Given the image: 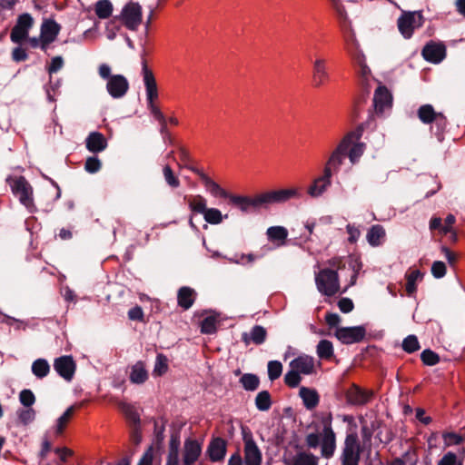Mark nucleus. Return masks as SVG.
Wrapping results in <instances>:
<instances>
[{"instance_id": "603ef678", "label": "nucleus", "mask_w": 465, "mask_h": 465, "mask_svg": "<svg viewBox=\"0 0 465 465\" xmlns=\"http://www.w3.org/2000/svg\"><path fill=\"white\" fill-rule=\"evenodd\" d=\"M102 168V162L97 156H89L84 163V170L89 173H95Z\"/></svg>"}, {"instance_id": "3c124183", "label": "nucleus", "mask_w": 465, "mask_h": 465, "mask_svg": "<svg viewBox=\"0 0 465 465\" xmlns=\"http://www.w3.org/2000/svg\"><path fill=\"white\" fill-rule=\"evenodd\" d=\"M349 268L352 271V273L351 275L349 284L345 287L342 292H345L349 287L353 286L356 283L359 272L361 269V262H358L357 260H351L349 262Z\"/></svg>"}, {"instance_id": "6e6552de", "label": "nucleus", "mask_w": 465, "mask_h": 465, "mask_svg": "<svg viewBox=\"0 0 465 465\" xmlns=\"http://www.w3.org/2000/svg\"><path fill=\"white\" fill-rule=\"evenodd\" d=\"M361 449L357 433H349L341 455V465H359Z\"/></svg>"}, {"instance_id": "f704fd0d", "label": "nucleus", "mask_w": 465, "mask_h": 465, "mask_svg": "<svg viewBox=\"0 0 465 465\" xmlns=\"http://www.w3.org/2000/svg\"><path fill=\"white\" fill-rule=\"evenodd\" d=\"M240 383L245 391H254L259 388L260 379L256 374L244 373L240 378Z\"/></svg>"}, {"instance_id": "052dcab7", "label": "nucleus", "mask_w": 465, "mask_h": 465, "mask_svg": "<svg viewBox=\"0 0 465 465\" xmlns=\"http://www.w3.org/2000/svg\"><path fill=\"white\" fill-rule=\"evenodd\" d=\"M27 37H28L27 31L22 29V28H19V26L15 25L13 27V29L11 31V35H10V38H11L12 42L19 44L22 41L25 40Z\"/></svg>"}, {"instance_id": "4d7b16f0", "label": "nucleus", "mask_w": 465, "mask_h": 465, "mask_svg": "<svg viewBox=\"0 0 465 465\" xmlns=\"http://www.w3.org/2000/svg\"><path fill=\"white\" fill-rule=\"evenodd\" d=\"M346 156L338 153L337 151H333L326 163L325 166H329L331 169L333 168V169H337L339 168L341 164H342V162L344 160Z\"/></svg>"}, {"instance_id": "9b49d317", "label": "nucleus", "mask_w": 465, "mask_h": 465, "mask_svg": "<svg viewBox=\"0 0 465 465\" xmlns=\"http://www.w3.org/2000/svg\"><path fill=\"white\" fill-rule=\"evenodd\" d=\"M335 337L343 344L358 343L364 340L366 329L364 326L338 327Z\"/></svg>"}, {"instance_id": "de8ad7c7", "label": "nucleus", "mask_w": 465, "mask_h": 465, "mask_svg": "<svg viewBox=\"0 0 465 465\" xmlns=\"http://www.w3.org/2000/svg\"><path fill=\"white\" fill-rule=\"evenodd\" d=\"M74 413V407L71 406L66 409V411L63 413L62 416L59 417L57 420V433H62L67 423L69 422L70 419L73 417Z\"/></svg>"}, {"instance_id": "37998d69", "label": "nucleus", "mask_w": 465, "mask_h": 465, "mask_svg": "<svg viewBox=\"0 0 465 465\" xmlns=\"http://www.w3.org/2000/svg\"><path fill=\"white\" fill-rule=\"evenodd\" d=\"M217 319L215 316H207L201 322V332L204 334H213L216 332Z\"/></svg>"}, {"instance_id": "2eb2a0df", "label": "nucleus", "mask_w": 465, "mask_h": 465, "mask_svg": "<svg viewBox=\"0 0 465 465\" xmlns=\"http://www.w3.org/2000/svg\"><path fill=\"white\" fill-rule=\"evenodd\" d=\"M392 106V95L388 88L384 85H380L374 92L373 95V107L377 115H382L386 109H391Z\"/></svg>"}, {"instance_id": "473e14b6", "label": "nucleus", "mask_w": 465, "mask_h": 465, "mask_svg": "<svg viewBox=\"0 0 465 465\" xmlns=\"http://www.w3.org/2000/svg\"><path fill=\"white\" fill-rule=\"evenodd\" d=\"M255 407L260 411H267L272 405L271 394L268 391H262L258 392L254 400Z\"/></svg>"}, {"instance_id": "f257e3e1", "label": "nucleus", "mask_w": 465, "mask_h": 465, "mask_svg": "<svg viewBox=\"0 0 465 465\" xmlns=\"http://www.w3.org/2000/svg\"><path fill=\"white\" fill-rule=\"evenodd\" d=\"M302 195V189L297 187L267 191L254 196L246 195L244 213L268 209L272 204L285 203L292 199H299Z\"/></svg>"}, {"instance_id": "09e8293b", "label": "nucleus", "mask_w": 465, "mask_h": 465, "mask_svg": "<svg viewBox=\"0 0 465 465\" xmlns=\"http://www.w3.org/2000/svg\"><path fill=\"white\" fill-rule=\"evenodd\" d=\"M282 372V364L278 361H271L268 362V376L273 381L280 378Z\"/></svg>"}, {"instance_id": "338daca9", "label": "nucleus", "mask_w": 465, "mask_h": 465, "mask_svg": "<svg viewBox=\"0 0 465 465\" xmlns=\"http://www.w3.org/2000/svg\"><path fill=\"white\" fill-rule=\"evenodd\" d=\"M305 442L310 449L318 448L322 442L321 434L317 432L309 433L305 438Z\"/></svg>"}, {"instance_id": "774afa93", "label": "nucleus", "mask_w": 465, "mask_h": 465, "mask_svg": "<svg viewBox=\"0 0 465 465\" xmlns=\"http://www.w3.org/2000/svg\"><path fill=\"white\" fill-rule=\"evenodd\" d=\"M64 66V59L62 56H54L52 58L50 65L47 67L49 74H54Z\"/></svg>"}, {"instance_id": "4be33fe9", "label": "nucleus", "mask_w": 465, "mask_h": 465, "mask_svg": "<svg viewBox=\"0 0 465 465\" xmlns=\"http://www.w3.org/2000/svg\"><path fill=\"white\" fill-rule=\"evenodd\" d=\"M108 143L104 135L99 132H92L85 139L86 149L93 153H98L106 149Z\"/></svg>"}, {"instance_id": "e2e57ef3", "label": "nucleus", "mask_w": 465, "mask_h": 465, "mask_svg": "<svg viewBox=\"0 0 465 465\" xmlns=\"http://www.w3.org/2000/svg\"><path fill=\"white\" fill-rule=\"evenodd\" d=\"M18 417H19L20 421L24 425H27V424H29L30 422H32L35 420V411L34 409L29 407V408H27L25 410L20 411V412L18 414Z\"/></svg>"}, {"instance_id": "5701e85b", "label": "nucleus", "mask_w": 465, "mask_h": 465, "mask_svg": "<svg viewBox=\"0 0 465 465\" xmlns=\"http://www.w3.org/2000/svg\"><path fill=\"white\" fill-rule=\"evenodd\" d=\"M207 454L211 461H221L226 454V441L220 437L213 439L207 448Z\"/></svg>"}, {"instance_id": "412c9836", "label": "nucleus", "mask_w": 465, "mask_h": 465, "mask_svg": "<svg viewBox=\"0 0 465 465\" xmlns=\"http://www.w3.org/2000/svg\"><path fill=\"white\" fill-rule=\"evenodd\" d=\"M290 367L300 374L310 375L314 372V358L302 354L290 362Z\"/></svg>"}, {"instance_id": "4c0bfd02", "label": "nucleus", "mask_w": 465, "mask_h": 465, "mask_svg": "<svg viewBox=\"0 0 465 465\" xmlns=\"http://www.w3.org/2000/svg\"><path fill=\"white\" fill-rule=\"evenodd\" d=\"M142 75L145 89L157 86L156 80L153 71L148 67L145 59L142 60Z\"/></svg>"}, {"instance_id": "393cba45", "label": "nucleus", "mask_w": 465, "mask_h": 465, "mask_svg": "<svg viewBox=\"0 0 465 465\" xmlns=\"http://www.w3.org/2000/svg\"><path fill=\"white\" fill-rule=\"evenodd\" d=\"M61 30V25L53 19L45 20L41 25V38L45 42H54Z\"/></svg>"}, {"instance_id": "a18cd8bd", "label": "nucleus", "mask_w": 465, "mask_h": 465, "mask_svg": "<svg viewBox=\"0 0 465 465\" xmlns=\"http://www.w3.org/2000/svg\"><path fill=\"white\" fill-rule=\"evenodd\" d=\"M420 360L427 366H434L440 362V356L430 349H426L420 353Z\"/></svg>"}, {"instance_id": "7ed1b4c3", "label": "nucleus", "mask_w": 465, "mask_h": 465, "mask_svg": "<svg viewBox=\"0 0 465 465\" xmlns=\"http://www.w3.org/2000/svg\"><path fill=\"white\" fill-rule=\"evenodd\" d=\"M98 74L102 79L107 80L106 91L114 99L123 98L129 90V82L123 74H112L107 64H100Z\"/></svg>"}, {"instance_id": "ddd939ff", "label": "nucleus", "mask_w": 465, "mask_h": 465, "mask_svg": "<svg viewBox=\"0 0 465 465\" xmlns=\"http://www.w3.org/2000/svg\"><path fill=\"white\" fill-rule=\"evenodd\" d=\"M373 392L367 391L357 384H351L345 391L347 403L354 406H361L367 404L372 398Z\"/></svg>"}, {"instance_id": "20e7f679", "label": "nucleus", "mask_w": 465, "mask_h": 465, "mask_svg": "<svg viewBox=\"0 0 465 465\" xmlns=\"http://www.w3.org/2000/svg\"><path fill=\"white\" fill-rule=\"evenodd\" d=\"M332 8L336 12L339 25L343 34L348 51L351 53L354 50H357L359 45L358 41L356 39L355 32L352 28L351 21L349 18L344 5L341 4V0H339L332 5Z\"/></svg>"}, {"instance_id": "a878e982", "label": "nucleus", "mask_w": 465, "mask_h": 465, "mask_svg": "<svg viewBox=\"0 0 465 465\" xmlns=\"http://www.w3.org/2000/svg\"><path fill=\"white\" fill-rule=\"evenodd\" d=\"M299 395L303 401V405L307 410H312L318 406L320 397L316 390L302 387Z\"/></svg>"}, {"instance_id": "f8f14e48", "label": "nucleus", "mask_w": 465, "mask_h": 465, "mask_svg": "<svg viewBox=\"0 0 465 465\" xmlns=\"http://www.w3.org/2000/svg\"><path fill=\"white\" fill-rule=\"evenodd\" d=\"M54 369L60 377L71 381L76 371V363L71 355H63L54 361Z\"/></svg>"}, {"instance_id": "ea45409f", "label": "nucleus", "mask_w": 465, "mask_h": 465, "mask_svg": "<svg viewBox=\"0 0 465 465\" xmlns=\"http://www.w3.org/2000/svg\"><path fill=\"white\" fill-rule=\"evenodd\" d=\"M267 235L271 241L284 242L288 236V231L282 226H272L268 228Z\"/></svg>"}, {"instance_id": "6ab92c4d", "label": "nucleus", "mask_w": 465, "mask_h": 465, "mask_svg": "<svg viewBox=\"0 0 465 465\" xmlns=\"http://www.w3.org/2000/svg\"><path fill=\"white\" fill-rule=\"evenodd\" d=\"M245 465H261L262 452L252 437L244 438Z\"/></svg>"}, {"instance_id": "680f3d73", "label": "nucleus", "mask_w": 465, "mask_h": 465, "mask_svg": "<svg viewBox=\"0 0 465 465\" xmlns=\"http://www.w3.org/2000/svg\"><path fill=\"white\" fill-rule=\"evenodd\" d=\"M34 20L31 15L25 13L18 16L17 23L15 26H19L25 31H29V29L33 26Z\"/></svg>"}, {"instance_id": "c85d7f7f", "label": "nucleus", "mask_w": 465, "mask_h": 465, "mask_svg": "<svg viewBox=\"0 0 465 465\" xmlns=\"http://www.w3.org/2000/svg\"><path fill=\"white\" fill-rule=\"evenodd\" d=\"M184 200H188L189 208L193 213L203 214L207 209V201L200 194L184 196Z\"/></svg>"}, {"instance_id": "49530a36", "label": "nucleus", "mask_w": 465, "mask_h": 465, "mask_svg": "<svg viewBox=\"0 0 465 465\" xmlns=\"http://www.w3.org/2000/svg\"><path fill=\"white\" fill-rule=\"evenodd\" d=\"M163 173L166 183L172 188H178L180 186V180L174 174L173 171L169 165H165L163 169Z\"/></svg>"}, {"instance_id": "c03bdc74", "label": "nucleus", "mask_w": 465, "mask_h": 465, "mask_svg": "<svg viewBox=\"0 0 465 465\" xmlns=\"http://www.w3.org/2000/svg\"><path fill=\"white\" fill-rule=\"evenodd\" d=\"M420 342L417 336L411 334L407 336L402 341V349L408 353H412L420 350Z\"/></svg>"}, {"instance_id": "f3484780", "label": "nucleus", "mask_w": 465, "mask_h": 465, "mask_svg": "<svg viewBox=\"0 0 465 465\" xmlns=\"http://www.w3.org/2000/svg\"><path fill=\"white\" fill-rule=\"evenodd\" d=\"M331 171L329 166H325L323 174L316 178L312 184L308 188V193L312 197H318L322 195L327 188L331 185Z\"/></svg>"}, {"instance_id": "69168bd1", "label": "nucleus", "mask_w": 465, "mask_h": 465, "mask_svg": "<svg viewBox=\"0 0 465 465\" xmlns=\"http://www.w3.org/2000/svg\"><path fill=\"white\" fill-rule=\"evenodd\" d=\"M128 318L131 321L144 322V313L141 306L135 305L128 312Z\"/></svg>"}, {"instance_id": "864d4df0", "label": "nucleus", "mask_w": 465, "mask_h": 465, "mask_svg": "<svg viewBox=\"0 0 465 465\" xmlns=\"http://www.w3.org/2000/svg\"><path fill=\"white\" fill-rule=\"evenodd\" d=\"M168 360L165 355L160 353L156 356L153 372L159 376L164 374L168 370Z\"/></svg>"}, {"instance_id": "c9c22d12", "label": "nucleus", "mask_w": 465, "mask_h": 465, "mask_svg": "<svg viewBox=\"0 0 465 465\" xmlns=\"http://www.w3.org/2000/svg\"><path fill=\"white\" fill-rule=\"evenodd\" d=\"M113 5L109 0H99L94 6L95 15L100 19H106L111 16L113 13Z\"/></svg>"}, {"instance_id": "b1692460", "label": "nucleus", "mask_w": 465, "mask_h": 465, "mask_svg": "<svg viewBox=\"0 0 465 465\" xmlns=\"http://www.w3.org/2000/svg\"><path fill=\"white\" fill-rule=\"evenodd\" d=\"M196 292L188 286H183L177 292V303L183 310H189L194 303Z\"/></svg>"}, {"instance_id": "a211bd4d", "label": "nucleus", "mask_w": 465, "mask_h": 465, "mask_svg": "<svg viewBox=\"0 0 465 465\" xmlns=\"http://www.w3.org/2000/svg\"><path fill=\"white\" fill-rule=\"evenodd\" d=\"M268 333L266 329L262 325H254L249 332H242L241 340L246 345L253 343L262 345L265 342Z\"/></svg>"}, {"instance_id": "72a5a7b5", "label": "nucleus", "mask_w": 465, "mask_h": 465, "mask_svg": "<svg viewBox=\"0 0 465 465\" xmlns=\"http://www.w3.org/2000/svg\"><path fill=\"white\" fill-rule=\"evenodd\" d=\"M32 372L38 379H43L50 372V365L45 359H37L32 363Z\"/></svg>"}, {"instance_id": "13d9d810", "label": "nucleus", "mask_w": 465, "mask_h": 465, "mask_svg": "<svg viewBox=\"0 0 465 465\" xmlns=\"http://www.w3.org/2000/svg\"><path fill=\"white\" fill-rule=\"evenodd\" d=\"M447 268L443 262L435 261L431 265V274L436 279H440L446 275Z\"/></svg>"}, {"instance_id": "58836bf2", "label": "nucleus", "mask_w": 465, "mask_h": 465, "mask_svg": "<svg viewBox=\"0 0 465 465\" xmlns=\"http://www.w3.org/2000/svg\"><path fill=\"white\" fill-rule=\"evenodd\" d=\"M292 465H318V458L311 452H299L293 458Z\"/></svg>"}, {"instance_id": "6e6d98bb", "label": "nucleus", "mask_w": 465, "mask_h": 465, "mask_svg": "<svg viewBox=\"0 0 465 465\" xmlns=\"http://www.w3.org/2000/svg\"><path fill=\"white\" fill-rule=\"evenodd\" d=\"M364 152V143H355L353 146L351 147L348 156L350 158V161L354 163H356L359 158L362 155Z\"/></svg>"}, {"instance_id": "8fccbe9b", "label": "nucleus", "mask_w": 465, "mask_h": 465, "mask_svg": "<svg viewBox=\"0 0 465 465\" xmlns=\"http://www.w3.org/2000/svg\"><path fill=\"white\" fill-rule=\"evenodd\" d=\"M301 374L292 368L284 376V383L290 388L298 387L301 383Z\"/></svg>"}, {"instance_id": "c756f323", "label": "nucleus", "mask_w": 465, "mask_h": 465, "mask_svg": "<svg viewBox=\"0 0 465 465\" xmlns=\"http://www.w3.org/2000/svg\"><path fill=\"white\" fill-rule=\"evenodd\" d=\"M438 114L439 113L435 112L433 106L429 104L420 106L417 111L418 118L424 124H432Z\"/></svg>"}, {"instance_id": "cd10ccee", "label": "nucleus", "mask_w": 465, "mask_h": 465, "mask_svg": "<svg viewBox=\"0 0 465 465\" xmlns=\"http://www.w3.org/2000/svg\"><path fill=\"white\" fill-rule=\"evenodd\" d=\"M385 235L384 228L380 224H375L369 229L366 237L369 244L376 247L382 243Z\"/></svg>"}, {"instance_id": "7c9ffc66", "label": "nucleus", "mask_w": 465, "mask_h": 465, "mask_svg": "<svg viewBox=\"0 0 465 465\" xmlns=\"http://www.w3.org/2000/svg\"><path fill=\"white\" fill-rule=\"evenodd\" d=\"M434 125L430 127V130L433 131L435 128L434 134L439 142H442L444 140V132L446 130L448 120L446 116L442 113H439V114L435 117V120L432 122Z\"/></svg>"}, {"instance_id": "a19ab883", "label": "nucleus", "mask_w": 465, "mask_h": 465, "mask_svg": "<svg viewBox=\"0 0 465 465\" xmlns=\"http://www.w3.org/2000/svg\"><path fill=\"white\" fill-rule=\"evenodd\" d=\"M421 277V272L419 270H414L411 273L406 275V292L409 296H412L416 291V281Z\"/></svg>"}, {"instance_id": "bf43d9fd", "label": "nucleus", "mask_w": 465, "mask_h": 465, "mask_svg": "<svg viewBox=\"0 0 465 465\" xmlns=\"http://www.w3.org/2000/svg\"><path fill=\"white\" fill-rule=\"evenodd\" d=\"M352 135L353 134H347L341 142L340 143L338 144V146L336 147L335 151H337L338 153L347 156L348 153H349V151H350V147L351 145V138H352Z\"/></svg>"}, {"instance_id": "423d86ee", "label": "nucleus", "mask_w": 465, "mask_h": 465, "mask_svg": "<svg viewBox=\"0 0 465 465\" xmlns=\"http://www.w3.org/2000/svg\"><path fill=\"white\" fill-rule=\"evenodd\" d=\"M424 21L421 11H403L397 20V25L401 35L409 39L412 36L415 29L423 25Z\"/></svg>"}, {"instance_id": "79ce46f5", "label": "nucleus", "mask_w": 465, "mask_h": 465, "mask_svg": "<svg viewBox=\"0 0 465 465\" xmlns=\"http://www.w3.org/2000/svg\"><path fill=\"white\" fill-rule=\"evenodd\" d=\"M204 220L210 224H219L223 222V214L216 208H207L203 213Z\"/></svg>"}, {"instance_id": "bb28decb", "label": "nucleus", "mask_w": 465, "mask_h": 465, "mask_svg": "<svg viewBox=\"0 0 465 465\" xmlns=\"http://www.w3.org/2000/svg\"><path fill=\"white\" fill-rule=\"evenodd\" d=\"M129 379L134 384H143L147 381L148 372L143 361H139L132 366Z\"/></svg>"}, {"instance_id": "39448f33", "label": "nucleus", "mask_w": 465, "mask_h": 465, "mask_svg": "<svg viewBox=\"0 0 465 465\" xmlns=\"http://www.w3.org/2000/svg\"><path fill=\"white\" fill-rule=\"evenodd\" d=\"M319 292L326 296H333L340 291L339 275L335 270L322 269L315 276Z\"/></svg>"}, {"instance_id": "aec40b11", "label": "nucleus", "mask_w": 465, "mask_h": 465, "mask_svg": "<svg viewBox=\"0 0 465 465\" xmlns=\"http://www.w3.org/2000/svg\"><path fill=\"white\" fill-rule=\"evenodd\" d=\"M202 452V446L193 439H187L183 445V464L193 465L199 459Z\"/></svg>"}, {"instance_id": "f03ea898", "label": "nucleus", "mask_w": 465, "mask_h": 465, "mask_svg": "<svg viewBox=\"0 0 465 465\" xmlns=\"http://www.w3.org/2000/svg\"><path fill=\"white\" fill-rule=\"evenodd\" d=\"M187 169L197 174L202 180L205 188L210 192V193L214 197H221L229 200V203L239 209L242 213H244L246 195H236L232 194L223 188H222L216 182L211 179L206 173H204L202 170L194 167V166H187Z\"/></svg>"}, {"instance_id": "1a4fd4ad", "label": "nucleus", "mask_w": 465, "mask_h": 465, "mask_svg": "<svg viewBox=\"0 0 465 465\" xmlns=\"http://www.w3.org/2000/svg\"><path fill=\"white\" fill-rule=\"evenodd\" d=\"M10 187L15 196L28 210L32 211L34 205L33 188L24 176L15 177L11 180Z\"/></svg>"}, {"instance_id": "4468645a", "label": "nucleus", "mask_w": 465, "mask_h": 465, "mask_svg": "<svg viewBox=\"0 0 465 465\" xmlns=\"http://www.w3.org/2000/svg\"><path fill=\"white\" fill-rule=\"evenodd\" d=\"M422 57L432 64H439L446 57V46L441 42L430 41L421 50Z\"/></svg>"}, {"instance_id": "e433bc0d", "label": "nucleus", "mask_w": 465, "mask_h": 465, "mask_svg": "<svg viewBox=\"0 0 465 465\" xmlns=\"http://www.w3.org/2000/svg\"><path fill=\"white\" fill-rule=\"evenodd\" d=\"M145 91L148 110L150 111L152 115L157 114L158 116H160L161 110L154 103L155 100L158 98L157 86L153 88L145 89Z\"/></svg>"}, {"instance_id": "5fc2aeb1", "label": "nucleus", "mask_w": 465, "mask_h": 465, "mask_svg": "<svg viewBox=\"0 0 465 465\" xmlns=\"http://www.w3.org/2000/svg\"><path fill=\"white\" fill-rule=\"evenodd\" d=\"M19 401L25 407H31L35 402V396L29 389H25L19 393Z\"/></svg>"}, {"instance_id": "0eeeda50", "label": "nucleus", "mask_w": 465, "mask_h": 465, "mask_svg": "<svg viewBox=\"0 0 465 465\" xmlns=\"http://www.w3.org/2000/svg\"><path fill=\"white\" fill-rule=\"evenodd\" d=\"M331 421V413H329L326 417L322 419L323 429L322 434L321 453L325 459H331L336 450V435L332 430Z\"/></svg>"}, {"instance_id": "2f4dec72", "label": "nucleus", "mask_w": 465, "mask_h": 465, "mask_svg": "<svg viewBox=\"0 0 465 465\" xmlns=\"http://www.w3.org/2000/svg\"><path fill=\"white\" fill-rule=\"evenodd\" d=\"M316 352L320 359L331 360L334 355L332 342L329 340H321L316 347Z\"/></svg>"}, {"instance_id": "dca6fc26", "label": "nucleus", "mask_w": 465, "mask_h": 465, "mask_svg": "<svg viewBox=\"0 0 465 465\" xmlns=\"http://www.w3.org/2000/svg\"><path fill=\"white\" fill-rule=\"evenodd\" d=\"M327 61L324 58H316L312 63V85L319 88L330 81Z\"/></svg>"}, {"instance_id": "9d476101", "label": "nucleus", "mask_w": 465, "mask_h": 465, "mask_svg": "<svg viewBox=\"0 0 465 465\" xmlns=\"http://www.w3.org/2000/svg\"><path fill=\"white\" fill-rule=\"evenodd\" d=\"M121 18L124 25L131 30L135 31L142 24L143 12L139 3L130 2L124 6L121 12Z\"/></svg>"}, {"instance_id": "0e129e2a", "label": "nucleus", "mask_w": 465, "mask_h": 465, "mask_svg": "<svg viewBox=\"0 0 465 465\" xmlns=\"http://www.w3.org/2000/svg\"><path fill=\"white\" fill-rule=\"evenodd\" d=\"M438 465H462V463L458 461L454 452L449 451L439 460Z\"/></svg>"}]
</instances>
